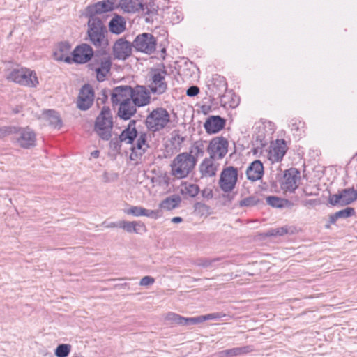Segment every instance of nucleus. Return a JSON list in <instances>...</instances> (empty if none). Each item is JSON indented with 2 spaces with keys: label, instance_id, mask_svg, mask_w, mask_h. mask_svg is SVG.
<instances>
[{
  "label": "nucleus",
  "instance_id": "nucleus-1",
  "mask_svg": "<svg viewBox=\"0 0 357 357\" xmlns=\"http://www.w3.org/2000/svg\"><path fill=\"white\" fill-rule=\"evenodd\" d=\"M86 40L96 48H105L108 45L107 29L98 15L89 16Z\"/></svg>",
  "mask_w": 357,
  "mask_h": 357
},
{
  "label": "nucleus",
  "instance_id": "nucleus-2",
  "mask_svg": "<svg viewBox=\"0 0 357 357\" xmlns=\"http://www.w3.org/2000/svg\"><path fill=\"white\" fill-rule=\"evenodd\" d=\"M197 164L190 153L183 152L178 154L170 164L171 174L177 179L185 178L193 171Z\"/></svg>",
  "mask_w": 357,
  "mask_h": 357
},
{
  "label": "nucleus",
  "instance_id": "nucleus-3",
  "mask_svg": "<svg viewBox=\"0 0 357 357\" xmlns=\"http://www.w3.org/2000/svg\"><path fill=\"white\" fill-rule=\"evenodd\" d=\"M112 115L108 107H103L95 122L94 130L102 139L107 141L112 137Z\"/></svg>",
  "mask_w": 357,
  "mask_h": 357
},
{
  "label": "nucleus",
  "instance_id": "nucleus-4",
  "mask_svg": "<svg viewBox=\"0 0 357 357\" xmlns=\"http://www.w3.org/2000/svg\"><path fill=\"white\" fill-rule=\"evenodd\" d=\"M170 121V115L167 110L162 107H157L147 116L146 126L151 132H157L165 128Z\"/></svg>",
  "mask_w": 357,
  "mask_h": 357
},
{
  "label": "nucleus",
  "instance_id": "nucleus-5",
  "mask_svg": "<svg viewBox=\"0 0 357 357\" xmlns=\"http://www.w3.org/2000/svg\"><path fill=\"white\" fill-rule=\"evenodd\" d=\"M112 66V60L109 56L106 54H95L89 67L96 73V78L98 82L105 79L109 73Z\"/></svg>",
  "mask_w": 357,
  "mask_h": 357
},
{
  "label": "nucleus",
  "instance_id": "nucleus-6",
  "mask_svg": "<svg viewBox=\"0 0 357 357\" xmlns=\"http://www.w3.org/2000/svg\"><path fill=\"white\" fill-rule=\"evenodd\" d=\"M7 79L25 86L36 87L38 84L36 73L28 68L13 69Z\"/></svg>",
  "mask_w": 357,
  "mask_h": 357
},
{
  "label": "nucleus",
  "instance_id": "nucleus-7",
  "mask_svg": "<svg viewBox=\"0 0 357 357\" xmlns=\"http://www.w3.org/2000/svg\"><path fill=\"white\" fill-rule=\"evenodd\" d=\"M156 38L151 33L139 34L133 40L132 46L136 51L151 54L156 49Z\"/></svg>",
  "mask_w": 357,
  "mask_h": 357
},
{
  "label": "nucleus",
  "instance_id": "nucleus-8",
  "mask_svg": "<svg viewBox=\"0 0 357 357\" xmlns=\"http://www.w3.org/2000/svg\"><path fill=\"white\" fill-rule=\"evenodd\" d=\"M229 142L223 137H215L213 138L206 149L209 157L215 160H222L228 152Z\"/></svg>",
  "mask_w": 357,
  "mask_h": 357
},
{
  "label": "nucleus",
  "instance_id": "nucleus-9",
  "mask_svg": "<svg viewBox=\"0 0 357 357\" xmlns=\"http://www.w3.org/2000/svg\"><path fill=\"white\" fill-rule=\"evenodd\" d=\"M237 179V169L232 166L227 167L220 174L219 186L224 192H230L234 189Z\"/></svg>",
  "mask_w": 357,
  "mask_h": 357
},
{
  "label": "nucleus",
  "instance_id": "nucleus-10",
  "mask_svg": "<svg viewBox=\"0 0 357 357\" xmlns=\"http://www.w3.org/2000/svg\"><path fill=\"white\" fill-rule=\"evenodd\" d=\"M357 200V190L354 187L343 189L337 194L331 195L328 199L329 203L333 206H347Z\"/></svg>",
  "mask_w": 357,
  "mask_h": 357
},
{
  "label": "nucleus",
  "instance_id": "nucleus-11",
  "mask_svg": "<svg viewBox=\"0 0 357 357\" xmlns=\"http://www.w3.org/2000/svg\"><path fill=\"white\" fill-rule=\"evenodd\" d=\"M14 140L22 148L29 149L35 146L36 135L29 128H16Z\"/></svg>",
  "mask_w": 357,
  "mask_h": 357
},
{
  "label": "nucleus",
  "instance_id": "nucleus-12",
  "mask_svg": "<svg viewBox=\"0 0 357 357\" xmlns=\"http://www.w3.org/2000/svg\"><path fill=\"white\" fill-rule=\"evenodd\" d=\"M72 55V62L86 63L92 60L95 54L93 48L89 44L82 43L75 48Z\"/></svg>",
  "mask_w": 357,
  "mask_h": 357
},
{
  "label": "nucleus",
  "instance_id": "nucleus-13",
  "mask_svg": "<svg viewBox=\"0 0 357 357\" xmlns=\"http://www.w3.org/2000/svg\"><path fill=\"white\" fill-rule=\"evenodd\" d=\"M287 151V144L284 139H277L271 143L268 151V159L272 162H280Z\"/></svg>",
  "mask_w": 357,
  "mask_h": 357
},
{
  "label": "nucleus",
  "instance_id": "nucleus-14",
  "mask_svg": "<svg viewBox=\"0 0 357 357\" xmlns=\"http://www.w3.org/2000/svg\"><path fill=\"white\" fill-rule=\"evenodd\" d=\"M132 87L130 86H119L112 93L111 100L113 105H119L132 99Z\"/></svg>",
  "mask_w": 357,
  "mask_h": 357
},
{
  "label": "nucleus",
  "instance_id": "nucleus-15",
  "mask_svg": "<svg viewBox=\"0 0 357 357\" xmlns=\"http://www.w3.org/2000/svg\"><path fill=\"white\" fill-rule=\"evenodd\" d=\"M132 43L120 38L117 40L113 46V53L116 59L126 60L132 52Z\"/></svg>",
  "mask_w": 357,
  "mask_h": 357
},
{
  "label": "nucleus",
  "instance_id": "nucleus-16",
  "mask_svg": "<svg viewBox=\"0 0 357 357\" xmlns=\"http://www.w3.org/2000/svg\"><path fill=\"white\" fill-rule=\"evenodd\" d=\"M93 99V89L89 85L85 84L80 90L77 100V107L81 110L88 109L92 105Z\"/></svg>",
  "mask_w": 357,
  "mask_h": 357
},
{
  "label": "nucleus",
  "instance_id": "nucleus-17",
  "mask_svg": "<svg viewBox=\"0 0 357 357\" xmlns=\"http://www.w3.org/2000/svg\"><path fill=\"white\" fill-rule=\"evenodd\" d=\"M119 6L125 13H135L142 11L146 14L149 13L148 6L144 5L142 0H119Z\"/></svg>",
  "mask_w": 357,
  "mask_h": 357
},
{
  "label": "nucleus",
  "instance_id": "nucleus-18",
  "mask_svg": "<svg viewBox=\"0 0 357 357\" xmlns=\"http://www.w3.org/2000/svg\"><path fill=\"white\" fill-rule=\"evenodd\" d=\"M132 99L137 107L147 105L150 102V92L144 86H137L132 87Z\"/></svg>",
  "mask_w": 357,
  "mask_h": 357
},
{
  "label": "nucleus",
  "instance_id": "nucleus-19",
  "mask_svg": "<svg viewBox=\"0 0 357 357\" xmlns=\"http://www.w3.org/2000/svg\"><path fill=\"white\" fill-rule=\"evenodd\" d=\"M216 160L210 157L204 158L199 165V172L202 178H208L214 176L218 169L219 164L215 162Z\"/></svg>",
  "mask_w": 357,
  "mask_h": 357
},
{
  "label": "nucleus",
  "instance_id": "nucleus-20",
  "mask_svg": "<svg viewBox=\"0 0 357 357\" xmlns=\"http://www.w3.org/2000/svg\"><path fill=\"white\" fill-rule=\"evenodd\" d=\"M284 188L293 192L298 187V181L300 179V172L296 168H290L284 172Z\"/></svg>",
  "mask_w": 357,
  "mask_h": 357
},
{
  "label": "nucleus",
  "instance_id": "nucleus-21",
  "mask_svg": "<svg viewBox=\"0 0 357 357\" xmlns=\"http://www.w3.org/2000/svg\"><path fill=\"white\" fill-rule=\"evenodd\" d=\"M225 123V119L220 116H211L205 121L204 127L207 133L213 134L223 129Z\"/></svg>",
  "mask_w": 357,
  "mask_h": 357
},
{
  "label": "nucleus",
  "instance_id": "nucleus-22",
  "mask_svg": "<svg viewBox=\"0 0 357 357\" xmlns=\"http://www.w3.org/2000/svg\"><path fill=\"white\" fill-rule=\"evenodd\" d=\"M70 45L68 43L61 42L57 45L53 52V58L58 61L72 63V58L69 55Z\"/></svg>",
  "mask_w": 357,
  "mask_h": 357
},
{
  "label": "nucleus",
  "instance_id": "nucleus-23",
  "mask_svg": "<svg viewBox=\"0 0 357 357\" xmlns=\"http://www.w3.org/2000/svg\"><path fill=\"white\" fill-rule=\"evenodd\" d=\"M165 72L156 71L152 77L150 85L151 91L154 93L162 94L167 89V84L164 82Z\"/></svg>",
  "mask_w": 357,
  "mask_h": 357
},
{
  "label": "nucleus",
  "instance_id": "nucleus-24",
  "mask_svg": "<svg viewBox=\"0 0 357 357\" xmlns=\"http://www.w3.org/2000/svg\"><path fill=\"white\" fill-rule=\"evenodd\" d=\"M264 174V166L260 160L253 161L246 170V175L248 180L256 181L262 178Z\"/></svg>",
  "mask_w": 357,
  "mask_h": 357
},
{
  "label": "nucleus",
  "instance_id": "nucleus-25",
  "mask_svg": "<svg viewBox=\"0 0 357 357\" xmlns=\"http://www.w3.org/2000/svg\"><path fill=\"white\" fill-rule=\"evenodd\" d=\"M137 107L132 100L122 102L120 104L118 111V115L120 118L128 120L130 119L137 112Z\"/></svg>",
  "mask_w": 357,
  "mask_h": 357
},
{
  "label": "nucleus",
  "instance_id": "nucleus-26",
  "mask_svg": "<svg viewBox=\"0 0 357 357\" xmlns=\"http://www.w3.org/2000/svg\"><path fill=\"white\" fill-rule=\"evenodd\" d=\"M114 9V2L109 0L99 1L91 6L88 7L89 16L102 14Z\"/></svg>",
  "mask_w": 357,
  "mask_h": 357
},
{
  "label": "nucleus",
  "instance_id": "nucleus-27",
  "mask_svg": "<svg viewBox=\"0 0 357 357\" xmlns=\"http://www.w3.org/2000/svg\"><path fill=\"white\" fill-rule=\"evenodd\" d=\"M135 123V121L129 122L128 127L123 130L119 135L120 142H126L127 144H132L134 142L135 139L137 137Z\"/></svg>",
  "mask_w": 357,
  "mask_h": 357
},
{
  "label": "nucleus",
  "instance_id": "nucleus-28",
  "mask_svg": "<svg viewBox=\"0 0 357 357\" xmlns=\"http://www.w3.org/2000/svg\"><path fill=\"white\" fill-rule=\"evenodd\" d=\"M121 228L128 233L141 234L146 231L145 225L140 221L121 220Z\"/></svg>",
  "mask_w": 357,
  "mask_h": 357
},
{
  "label": "nucleus",
  "instance_id": "nucleus-29",
  "mask_svg": "<svg viewBox=\"0 0 357 357\" xmlns=\"http://www.w3.org/2000/svg\"><path fill=\"white\" fill-rule=\"evenodd\" d=\"M165 319L170 324H177L181 326L194 325V317H184L174 312H169L166 314Z\"/></svg>",
  "mask_w": 357,
  "mask_h": 357
},
{
  "label": "nucleus",
  "instance_id": "nucleus-30",
  "mask_svg": "<svg viewBox=\"0 0 357 357\" xmlns=\"http://www.w3.org/2000/svg\"><path fill=\"white\" fill-rule=\"evenodd\" d=\"M126 20L120 15H115L109 23V31L114 34H120L126 29Z\"/></svg>",
  "mask_w": 357,
  "mask_h": 357
},
{
  "label": "nucleus",
  "instance_id": "nucleus-31",
  "mask_svg": "<svg viewBox=\"0 0 357 357\" xmlns=\"http://www.w3.org/2000/svg\"><path fill=\"white\" fill-rule=\"evenodd\" d=\"M181 202V199L179 196L172 195L162 200L160 203L159 206L162 211V209L166 211H171L177 208L179 206Z\"/></svg>",
  "mask_w": 357,
  "mask_h": 357
},
{
  "label": "nucleus",
  "instance_id": "nucleus-32",
  "mask_svg": "<svg viewBox=\"0 0 357 357\" xmlns=\"http://www.w3.org/2000/svg\"><path fill=\"white\" fill-rule=\"evenodd\" d=\"M43 119H45L50 126L55 128H59L61 126V120L59 114L54 110H46L43 114Z\"/></svg>",
  "mask_w": 357,
  "mask_h": 357
},
{
  "label": "nucleus",
  "instance_id": "nucleus-33",
  "mask_svg": "<svg viewBox=\"0 0 357 357\" xmlns=\"http://www.w3.org/2000/svg\"><path fill=\"white\" fill-rule=\"evenodd\" d=\"M253 349L251 346H244L241 347H236L230 349H226L221 351V354L225 357H235L243 354H248Z\"/></svg>",
  "mask_w": 357,
  "mask_h": 357
},
{
  "label": "nucleus",
  "instance_id": "nucleus-34",
  "mask_svg": "<svg viewBox=\"0 0 357 357\" xmlns=\"http://www.w3.org/2000/svg\"><path fill=\"white\" fill-rule=\"evenodd\" d=\"M206 142L203 140H197L190 147V152L191 155L197 160V158L202 157L205 151V145Z\"/></svg>",
  "mask_w": 357,
  "mask_h": 357
},
{
  "label": "nucleus",
  "instance_id": "nucleus-35",
  "mask_svg": "<svg viewBox=\"0 0 357 357\" xmlns=\"http://www.w3.org/2000/svg\"><path fill=\"white\" fill-rule=\"evenodd\" d=\"M181 192L183 195L195 197L199 192V188L196 184L188 183L185 182L182 185Z\"/></svg>",
  "mask_w": 357,
  "mask_h": 357
},
{
  "label": "nucleus",
  "instance_id": "nucleus-36",
  "mask_svg": "<svg viewBox=\"0 0 357 357\" xmlns=\"http://www.w3.org/2000/svg\"><path fill=\"white\" fill-rule=\"evenodd\" d=\"M148 148L149 145L146 143V135L145 133H141L137 139V143L132 146L131 150H135L138 151L139 154H144Z\"/></svg>",
  "mask_w": 357,
  "mask_h": 357
},
{
  "label": "nucleus",
  "instance_id": "nucleus-37",
  "mask_svg": "<svg viewBox=\"0 0 357 357\" xmlns=\"http://www.w3.org/2000/svg\"><path fill=\"white\" fill-rule=\"evenodd\" d=\"M226 314L223 312H215L211 313L206 315H202L194 317L195 324H197L202 323L203 321L211 319H218L222 317H225Z\"/></svg>",
  "mask_w": 357,
  "mask_h": 357
},
{
  "label": "nucleus",
  "instance_id": "nucleus-38",
  "mask_svg": "<svg viewBox=\"0 0 357 357\" xmlns=\"http://www.w3.org/2000/svg\"><path fill=\"white\" fill-rule=\"evenodd\" d=\"M220 260L219 258H198L197 259L194 264L195 265L197 266H200L202 268H211L214 267V264L215 262L218 261Z\"/></svg>",
  "mask_w": 357,
  "mask_h": 357
},
{
  "label": "nucleus",
  "instance_id": "nucleus-39",
  "mask_svg": "<svg viewBox=\"0 0 357 357\" xmlns=\"http://www.w3.org/2000/svg\"><path fill=\"white\" fill-rule=\"evenodd\" d=\"M72 346L69 344H60L54 350L56 357H68L71 351Z\"/></svg>",
  "mask_w": 357,
  "mask_h": 357
},
{
  "label": "nucleus",
  "instance_id": "nucleus-40",
  "mask_svg": "<svg viewBox=\"0 0 357 357\" xmlns=\"http://www.w3.org/2000/svg\"><path fill=\"white\" fill-rule=\"evenodd\" d=\"M261 202L260 199L258 196L252 195L245 197L239 202V206L241 207H250L257 205Z\"/></svg>",
  "mask_w": 357,
  "mask_h": 357
},
{
  "label": "nucleus",
  "instance_id": "nucleus-41",
  "mask_svg": "<svg viewBox=\"0 0 357 357\" xmlns=\"http://www.w3.org/2000/svg\"><path fill=\"white\" fill-rule=\"evenodd\" d=\"M289 233V228L287 226L271 229L266 233V236H282Z\"/></svg>",
  "mask_w": 357,
  "mask_h": 357
},
{
  "label": "nucleus",
  "instance_id": "nucleus-42",
  "mask_svg": "<svg viewBox=\"0 0 357 357\" xmlns=\"http://www.w3.org/2000/svg\"><path fill=\"white\" fill-rule=\"evenodd\" d=\"M233 96V93L231 92H228L226 94H225L223 96H222V102H223L225 103V105L226 104H228L229 106L230 107H236L238 106V102H239V100L238 98L235 96L234 97H232L231 98V101H228L227 99H229V98L230 96Z\"/></svg>",
  "mask_w": 357,
  "mask_h": 357
},
{
  "label": "nucleus",
  "instance_id": "nucleus-43",
  "mask_svg": "<svg viewBox=\"0 0 357 357\" xmlns=\"http://www.w3.org/2000/svg\"><path fill=\"white\" fill-rule=\"evenodd\" d=\"M266 202L273 207L282 208L284 206V202L285 200L275 196H268L266 197Z\"/></svg>",
  "mask_w": 357,
  "mask_h": 357
},
{
  "label": "nucleus",
  "instance_id": "nucleus-44",
  "mask_svg": "<svg viewBox=\"0 0 357 357\" xmlns=\"http://www.w3.org/2000/svg\"><path fill=\"white\" fill-rule=\"evenodd\" d=\"M145 208L141 206H132L126 211V213L135 217L144 216Z\"/></svg>",
  "mask_w": 357,
  "mask_h": 357
},
{
  "label": "nucleus",
  "instance_id": "nucleus-45",
  "mask_svg": "<svg viewBox=\"0 0 357 357\" xmlns=\"http://www.w3.org/2000/svg\"><path fill=\"white\" fill-rule=\"evenodd\" d=\"M162 211L159 207L156 210H149L145 208L144 216L151 218L153 219H158L162 216Z\"/></svg>",
  "mask_w": 357,
  "mask_h": 357
},
{
  "label": "nucleus",
  "instance_id": "nucleus-46",
  "mask_svg": "<svg viewBox=\"0 0 357 357\" xmlns=\"http://www.w3.org/2000/svg\"><path fill=\"white\" fill-rule=\"evenodd\" d=\"M356 213L354 208L347 207L337 212V216L340 218H346L354 215Z\"/></svg>",
  "mask_w": 357,
  "mask_h": 357
},
{
  "label": "nucleus",
  "instance_id": "nucleus-47",
  "mask_svg": "<svg viewBox=\"0 0 357 357\" xmlns=\"http://www.w3.org/2000/svg\"><path fill=\"white\" fill-rule=\"evenodd\" d=\"M185 138L181 135H179L178 132H173L172 136L171 137V142L175 146V148L181 146Z\"/></svg>",
  "mask_w": 357,
  "mask_h": 357
},
{
  "label": "nucleus",
  "instance_id": "nucleus-48",
  "mask_svg": "<svg viewBox=\"0 0 357 357\" xmlns=\"http://www.w3.org/2000/svg\"><path fill=\"white\" fill-rule=\"evenodd\" d=\"M16 130V127L12 126H3L0 128V138H3L10 134L14 133Z\"/></svg>",
  "mask_w": 357,
  "mask_h": 357
},
{
  "label": "nucleus",
  "instance_id": "nucleus-49",
  "mask_svg": "<svg viewBox=\"0 0 357 357\" xmlns=\"http://www.w3.org/2000/svg\"><path fill=\"white\" fill-rule=\"evenodd\" d=\"M155 282V279L151 276H144L143 277L140 282L139 285L141 286H149L151 285Z\"/></svg>",
  "mask_w": 357,
  "mask_h": 357
},
{
  "label": "nucleus",
  "instance_id": "nucleus-50",
  "mask_svg": "<svg viewBox=\"0 0 357 357\" xmlns=\"http://www.w3.org/2000/svg\"><path fill=\"white\" fill-rule=\"evenodd\" d=\"M199 92V89L197 86H190L186 91V95L190 97L197 96Z\"/></svg>",
  "mask_w": 357,
  "mask_h": 357
},
{
  "label": "nucleus",
  "instance_id": "nucleus-51",
  "mask_svg": "<svg viewBox=\"0 0 357 357\" xmlns=\"http://www.w3.org/2000/svg\"><path fill=\"white\" fill-rule=\"evenodd\" d=\"M102 225H104L107 228H114L119 227L121 228V221L119 222H112L107 223L106 221L102 222Z\"/></svg>",
  "mask_w": 357,
  "mask_h": 357
},
{
  "label": "nucleus",
  "instance_id": "nucleus-52",
  "mask_svg": "<svg viewBox=\"0 0 357 357\" xmlns=\"http://www.w3.org/2000/svg\"><path fill=\"white\" fill-rule=\"evenodd\" d=\"M195 208L196 210H202V211H206L208 210V206L204 204L199 202H197L195 205Z\"/></svg>",
  "mask_w": 357,
  "mask_h": 357
},
{
  "label": "nucleus",
  "instance_id": "nucleus-53",
  "mask_svg": "<svg viewBox=\"0 0 357 357\" xmlns=\"http://www.w3.org/2000/svg\"><path fill=\"white\" fill-rule=\"evenodd\" d=\"M132 152L130 155V158L132 160H135L138 158L139 156H142L143 154H139L138 151L135 150H131Z\"/></svg>",
  "mask_w": 357,
  "mask_h": 357
},
{
  "label": "nucleus",
  "instance_id": "nucleus-54",
  "mask_svg": "<svg viewBox=\"0 0 357 357\" xmlns=\"http://www.w3.org/2000/svg\"><path fill=\"white\" fill-rule=\"evenodd\" d=\"M119 138V139H112L110 144L113 146L114 149H119L121 147V143Z\"/></svg>",
  "mask_w": 357,
  "mask_h": 357
},
{
  "label": "nucleus",
  "instance_id": "nucleus-55",
  "mask_svg": "<svg viewBox=\"0 0 357 357\" xmlns=\"http://www.w3.org/2000/svg\"><path fill=\"white\" fill-rule=\"evenodd\" d=\"M202 196L205 197L206 198H212V197H213L212 191L211 190H204L202 191Z\"/></svg>",
  "mask_w": 357,
  "mask_h": 357
},
{
  "label": "nucleus",
  "instance_id": "nucleus-56",
  "mask_svg": "<svg viewBox=\"0 0 357 357\" xmlns=\"http://www.w3.org/2000/svg\"><path fill=\"white\" fill-rule=\"evenodd\" d=\"M339 218H340L339 216H337V212H336L330 216V222L332 224H334Z\"/></svg>",
  "mask_w": 357,
  "mask_h": 357
},
{
  "label": "nucleus",
  "instance_id": "nucleus-57",
  "mask_svg": "<svg viewBox=\"0 0 357 357\" xmlns=\"http://www.w3.org/2000/svg\"><path fill=\"white\" fill-rule=\"evenodd\" d=\"M182 221H183V219L181 217H174L172 219V222L173 223H179V222H181Z\"/></svg>",
  "mask_w": 357,
  "mask_h": 357
},
{
  "label": "nucleus",
  "instance_id": "nucleus-58",
  "mask_svg": "<svg viewBox=\"0 0 357 357\" xmlns=\"http://www.w3.org/2000/svg\"><path fill=\"white\" fill-rule=\"evenodd\" d=\"M99 154H100V151H98V150L93 151L91 153V156L95 158H98Z\"/></svg>",
  "mask_w": 357,
  "mask_h": 357
},
{
  "label": "nucleus",
  "instance_id": "nucleus-59",
  "mask_svg": "<svg viewBox=\"0 0 357 357\" xmlns=\"http://www.w3.org/2000/svg\"><path fill=\"white\" fill-rule=\"evenodd\" d=\"M21 110H22V107H16L15 109H13V112L15 114H17V113L20 112Z\"/></svg>",
  "mask_w": 357,
  "mask_h": 357
},
{
  "label": "nucleus",
  "instance_id": "nucleus-60",
  "mask_svg": "<svg viewBox=\"0 0 357 357\" xmlns=\"http://www.w3.org/2000/svg\"><path fill=\"white\" fill-rule=\"evenodd\" d=\"M168 181H169V177H167V178L165 179V183H169Z\"/></svg>",
  "mask_w": 357,
  "mask_h": 357
},
{
  "label": "nucleus",
  "instance_id": "nucleus-61",
  "mask_svg": "<svg viewBox=\"0 0 357 357\" xmlns=\"http://www.w3.org/2000/svg\"><path fill=\"white\" fill-rule=\"evenodd\" d=\"M162 52H165V49H163V50H162Z\"/></svg>",
  "mask_w": 357,
  "mask_h": 357
}]
</instances>
